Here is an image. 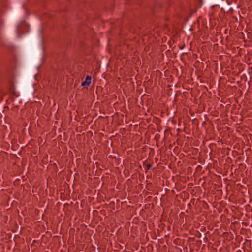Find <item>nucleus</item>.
I'll list each match as a JSON object with an SVG mask.
<instances>
[{
  "instance_id": "f257e3e1",
  "label": "nucleus",
  "mask_w": 252,
  "mask_h": 252,
  "mask_svg": "<svg viewBox=\"0 0 252 252\" xmlns=\"http://www.w3.org/2000/svg\"><path fill=\"white\" fill-rule=\"evenodd\" d=\"M91 77L90 76H87L85 80L82 83V86H89L91 83Z\"/></svg>"
},
{
  "instance_id": "f03ea898",
  "label": "nucleus",
  "mask_w": 252,
  "mask_h": 252,
  "mask_svg": "<svg viewBox=\"0 0 252 252\" xmlns=\"http://www.w3.org/2000/svg\"><path fill=\"white\" fill-rule=\"evenodd\" d=\"M151 166L149 165L148 166V169H149L150 168Z\"/></svg>"
}]
</instances>
